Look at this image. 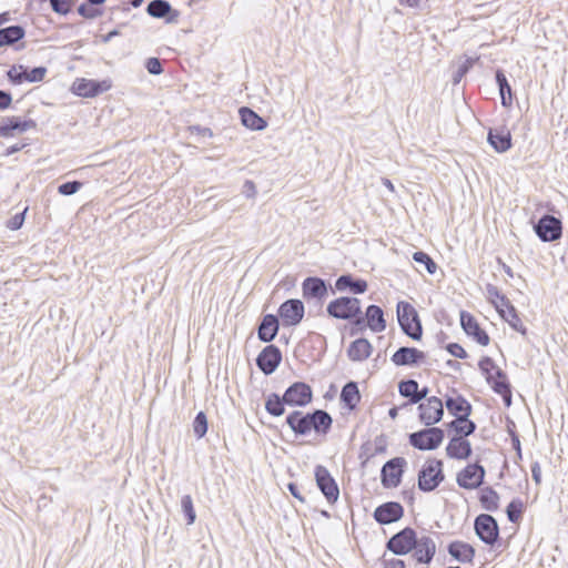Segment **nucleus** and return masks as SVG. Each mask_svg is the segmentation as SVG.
Returning a JSON list of instances; mask_svg holds the SVG:
<instances>
[{
  "instance_id": "nucleus-59",
  "label": "nucleus",
  "mask_w": 568,
  "mask_h": 568,
  "mask_svg": "<svg viewBox=\"0 0 568 568\" xmlns=\"http://www.w3.org/2000/svg\"><path fill=\"white\" fill-rule=\"evenodd\" d=\"M12 103V94L9 91L0 89V110L4 111L9 109Z\"/></svg>"
},
{
  "instance_id": "nucleus-5",
  "label": "nucleus",
  "mask_w": 568,
  "mask_h": 568,
  "mask_svg": "<svg viewBox=\"0 0 568 568\" xmlns=\"http://www.w3.org/2000/svg\"><path fill=\"white\" fill-rule=\"evenodd\" d=\"M445 438V433L439 427L426 426L420 430L408 435V443L414 448L425 452L437 449Z\"/></svg>"
},
{
  "instance_id": "nucleus-28",
  "label": "nucleus",
  "mask_w": 568,
  "mask_h": 568,
  "mask_svg": "<svg viewBox=\"0 0 568 568\" xmlns=\"http://www.w3.org/2000/svg\"><path fill=\"white\" fill-rule=\"evenodd\" d=\"M473 453L470 442L462 436L450 438L446 454L449 458L464 460L470 457Z\"/></svg>"
},
{
  "instance_id": "nucleus-54",
  "label": "nucleus",
  "mask_w": 568,
  "mask_h": 568,
  "mask_svg": "<svg viewBox=\"0 0 568 568\" xmlns=\"http://www.w3.org/2000/svg\"><path fill=\"white\" fill-rule=\"evenodd\" d=\"M445 349L454 357L465 359L468 357L467 352L464 349V347L458 343H448L445 346Z\"/></svg>"
},
{
  "instance_id": "nucleus-11",
  "label": "nucleus",
  "mask_w": 568,
  "mask_h": 568,
  "mask_svg": "<svg viewBox=\"0 0 568 568\" xmlns=\"http://www.w3.org/2000/svg\"><path fill=\"white\" fill-rule=\"evenodd\" d=\"M316 486L324 495L328 504L334 505L339 497V488L328 469L323 465H317L314 470Z\"/></svg>"
},
{
  "instance_id": "nucleus-12",
  "label": "nucleus",
  "mask_w": 568,
  "mask_h": 568,
  "mask_svg": "<svg viewBox=\"0 0 568 568\" xmlns=\"http://www.w3.org/2000/svg\"><path fill=\"white\" fill-rule=\"evenodd\" d=\"M486 470L478 462L468 464L457 473L456 483L464 489L479 488L485 481Z\"/></svg>"
},
{
  "instance_id": "nucleus-37",
  "label": "nucleus",
  "mask_w": 568,
  "mask_h": 568,
  "mask_svg": "<svg viewBox=\"0 0 568 568\" xmlns=\"http://www.w3.org/2000/svg\"><path fill=\"white\" fill-rule=\"evenodd\" d=\"M285 405H287V402L284 394L280 396L276 393H270L266 396L265 410L274 417H280L285 413Z\"/></svg>"
},
{
  "instance_id": "nucleus-60",
  "label": "nucleus",
  "mask_w": 568,
  "mask_h": 568,
  "mask_svg": "<svg viewBox=\"0 0 568 568\" xmlns=\"http://www.w3.org/2000/svg\"><path fill=\"white\" fill-rule=\"evenodd\" d=\"M382 564H383V568H405L406 567L405 561L403 559H398V558L386 559L384 557Z\"/></svg>"
},
{
  "instance_id": "nucleus-35",
  "label": "nucleus",
  "mask_w": 568,
  "mask_h": 568,
  "mask_svg": "<svg viewBox=\"0 0 568 568\" xmlns=\"http://www.w3.org/2000/svg\"><path fill=\"white\" fill-rule=\"evenodd\" d=\"M26 37V29L20 24L0 28V48L13 47Z\"/></svg>"
},
{
  "instance_id": "nucleus-7",
  "label": "nucleus",
  "mask_w": 568,
  "mask_h": 568,
  "mask_svg": "<svg viewBox=\"0 0 568 568\" xmlns=\"http://www.w3.org/2000/svg\"><path fill=\"white\" fill-rule=\"evenodd\" d=\"M417 541L416 530L412 527H405L386 541V549L396 556H405L412 552Z\"/></svg>"
},
{
  "instance_id": "nucleus-17",
  "label": "nucleus",
  "mask_w": 568,
  "mask_h": 568,
  "mask_svg": "<svg viewBox=\"0 0 568 568\" xmlns=\"http://www.w3.org/2000/svg\"><path fill=\"white\" fill-rule=\"evenodd\" d=\"M255 362L264 375H271L282 362V352L276 345L270 344L261 351Z\"/></svg>"
},
{
  "instance_id": "nucleus-26",
  "label": "nucleus",
  "mask_w": 568,
  "mask_h": 568,
  "mask_svg": "<svg viewBox=\"0 0 568 568\" xmlns=\"http://www.w3.org/2000/svg\"><path fill=\"white\" fill-rule=\"evenodd\" d=\"M280 320L274 314H266L257 326V338L263 343H271L280 331Z\"/></svg>"
},
{
  "instance_id": "nucleus-3",
  "label": "nucleus",
  "mask_w": 568,
  "mask_h": 568,
  "mask_svg": "<svg viewBox=\"0 0 568 568\" xmlns=\"http://www.w3.org/2000/svg\"><path fill=\"white\" fill-rule=\"evenodd\" d=\"M396 313L397 322L403 333L414 341H420L423 326L415 307L406 301H399L397 303Z\"/></svg>"
},
{
  "instance_id": "nucleus-45",
  "label": "nucleus",
  "mask_w": 568,
  "mask_h": 568,
  "mask_svg": "<svg viewBox=\"0 0 568 568\" xmlns=\"http://www.w3.org/2000/svg\"><path fill=\"white\" fill-rule=\"evenodd\" d=\"M26 72H27V68L24 65H22V64L13 65L8 70L7 77L11 83L21 84V83L26 82V77H27Z\"/></svg>"
},
{
  "instance_id": "nucleus-46",
  "label": "nucleus",
  "mask_w": 568,
  "mask_h": 568,
  "mask_svg": "<svg viewBox=\"0 0 568 568\" xmlns=\"http://www.w3.org/2000/svg\"><path fill=\"white\" fill-rule=\"evenodd\" d=\"M477 58L474 59V58H467L458 68L457 70L454 72L453 74V84L456 85L458 84L462 79L468 73V71L473 68V65L475 64Z\"/></svg>"
},
{
  "instance_id": "nucleus-14",
  "label": "nucleus",
  "mask_w": 568,
  "mask_h": 568,
  "mask_svg": "<svg viewBox=\"0 0 568 568\" xmlns=\"http://www.w3.org/2000/svg\"><path fill=\"white\" fill-rule=\"evenodd\" d=\"M418 417L425 426H433L439 423L444 416V404L437 396L426 398L424 403L418 404Z\"/></svg>"
},
{
  "instance_id": "nucleus-34",
  "label": "nucleus",
  "mask_w": 568,
  "mask_h": 568,
  "mask_svg": "<svg viewBox=\"0 0 568 568\" xmlns=\"http://www.w3.org/2000/svg\"><path fill=\"white\" fill-rule=\"evenodd\" d=\"M239 114L242 124L250 130L262 131L267 126V121L248 106H241Z\"/></svg>"
},
{
  "instance_id": "nucleus-53",
  "label": "nucleus",
  "mask_w": 568,
  "mask_h": 568,
  "mask_svg": "<svg viewBox=\"0 0 568 568\" xmlns=\"http://www.w3.org/2000/svg\"><path fill=\"white\" fill-rule=\"evenodd\" d=\"M145 69L153 75H159L164 71L161 60L154 57L146 59Z\"/></svg>"
},
{
  "instance_id": "nucleus-8",
  "label": "nucleus",
  "mask_w": 568,
  "mask_h": 568,
  "mask_svg": "<svg viewBox=\"0 0 568 568\" xmlns=\"http://www.w3.org/2000/svg\"><path fill=\"white\" fill-rule=\"evenodd\" d=\"M534 232L541 242L558 241L562 236V222L551 214H544L534 223Z\"/></svg>"
},
{
  "instance_id": "nucleus-39",
  "label": "nucleus",
  "mask_w": 568,
  "mask_h": 568,
  "mask_svg": "<svg viewBox=\"0 0 568 568\" xmlns=\"http://www.w3.org/2000/svg\"><path fill=\"white\" fill-rule=\"evenodd\" d=\"M499 495L490 486L481 489L479 501L481 507L487 511H496L499 508Z\"/></svg>"
},
{
  "instance_id": "nucleus-21",
  "label": "nucleus",
  "mask_w": 568,
  "mask_h": 568,
  "mask_svg": "<svg viewBox=\"0 0 568 568\" xmlns=\"http://www.w3.org/2000/svg\"><path fill=\"white\" fill-rule=\"evenodd\" d=\"M404 516V507L397 501H386L377 506L373 517L379 525H389Z\"/></svg>"
},
{
  "instance_id": "nucleus-40",
  "label": "nucleus",
  "mask_w": 568,
  "mask_h": 568,
  "mask_svg": "<svg viewBox=\"0 0 568 568\" xmlns=\"http://www.w3.org/2000/svg\"><path fill=\"white\" fill-rule=\"evenodd\" d=\"M419 384L417 381L413 378L402 379L398 383V393L402 397L407 398L408 402L406 405H414V399H416L417 388Z\"/></svg>"
},
{
  "instance_id": "nucleus-63",
  "label": "nucleus",
  "mask_w": 568,
  "mask_h": 568,
  "mask_svg": "<svg viewBox=\"0 0 568 568\" xmlns=\"http://www.w3.org/2000/svg\"><path fill=\"white\" fill-rule=\"evenodd\" d=\"M243 193L246 197H254L256 194V186L253 181L246 180L243 185Z\"/></svg>"
},
{
  "instance_id": "nucleus-56",
  "label": "nucleus",
  "mask_w": 568,
  "mask_h": 568,
  "mask_svg": "<svg viewBox=\"0 0 568 568\" xmlns=\"http://www.w3.org/2000/svg\"><path fill=\"white\" fill-rule=\"evenodd\" d=\"M77 11L84 19H94L95 17H98L100 14L99 10L90 8L85 3H81L78 7Z\"/></svg>"
},
{
  "instance_id": "nucleus-27",
  "label": "nucleus",
  "mask_w": 568,
  "mask_h": 568,
  "mask_svg": "<svg viewBox=\"0 0 568 568\" xmlns=\"http://www.w3.org/2000/svg\"><path fill=\"white\" fill-rule=\"evenodd\" d=\"M37 122L32 119L22 120L19 116H7L0 124V136L9 138L13 135V131L26 132L30 129H34Z\"/></svg>"
},
{
  "instance_id": "nucleus-10",
  "label": "nucleus",
  "mask_w": 568,
  "mask_h": 568,
  "mask_svg": "<svg viewBox=\"0 0 568 568\" xmlns=\"http://www.w3.org/2000/svg\"><path fill=\"white\" fill-rule=\"evenodd\" d=\"M407 462L404 457L387 460L381 469V481L384 488H396L400 485Z\"/></svg>"
},
{
  "instance_id": "nucleus-41",
  "label": "nucleus",
  "mask_w": 568,
  "mask_h": 568,
  "mask_svg": "<svg viewBox=\"0 0 568 568\" xmlns=\"http://www.w3.org/2000/svg\"><path fill=\"white\" fill-rule=\"evenodd\" d=\"M524 510V501L520 498H514L506 508L508 520L513 524H517L521 519Z\"/></svg>"
},
{
  "instance_id": "nucleus-24",
  "label": "nucleus",
  "mask_w": 568,
  "mask_h": 568,
  "mask_svg": "<svg viewBox=\"0 0 568 568\" xmlns=\"http://www.w3.org/2000/svg\"><path fill=\"white\" fill-rule=\"evenodd\" d=\"M326 281L317 276H308L302 283V294L307 301H322L327 295Z\"/></svg>"
},
{
  "instance_id": "nucleus-44",
  "label": "nucleus",
  "mask_w": 568,
  "mask_h": 568,
  "mask_svg": "<svg viewBox=\"0 0 568 568\" xmlns=\"http://www.w3.org/2000/svg\"><path fill=\"white\" fill-rule=\"evenodd\" d=\"M193 432L197 438H202L207 433V417L204 412H199L193 420Z\"/></svg>"
},
{
  "instance_id": "nucleus-55",
  "label": "nucleus",
  "mask_w": 568,
  "mask_h": 568,
  "mask_svg": "<svg viewBox=\"0 0 568 568\" xmlns=\"http://www.w3.org/2000/svg\"><path fill=\"white\" fill-rule=\"evenodd\" d=\"M476 430V424L469 417H467V420H464L460 424V427L457 429V435L466 438L467 436L474 434Z\"/></svg>"
},
{
  "instance_id": "nucleus-19",
  "label": "nucleus",
  "mask_w": 568,
  "mask_h": 568,
  "mask_svg": "<svg viewBox=\"0 0 568 568\" xmlns=\"http://www.w3.org/2000/svg\"><path fill=\"white\" fill-rule=\"evenodd\" d=\"M146 12L155 19H163L165 23H178L180 11L173 9L168 0H152L146 6Z\"/></svg>"
},
{
  "instance_id": "nucleus-62",
  "label": "nucleus",
  "mask_w": 568,
  "mask_h": 568,
  "mask_svg": "<svg viewBox=\"0 0 568 568\" xmlns=\"http://www.w3.org/2000/svg\"><path fill=\"white\" fill-rule=\"evenodd\" d=\"M486 294H487L489 302L491 303V300H498L503 293L499 291V288L497 286H495L493 284H487L486 285Z\"/></svg>"
},
{
  "instance_id": "nucleus-23",
  "label": "nucleus",
  "mask_w": 568,
  "mask_h": 568,
  "mask_svg": "<svg viewBox=\"0 0 568 568\" xmlns=\"http://www.w3.org/2000/svg\"><path fill=\"white\" fill-rule=\"evenodd\" d=\"M487 142L497 153H505L513 146L511 133L505 125L490 128L487 132Z\"/></svg>"
},
{
  "instance_id": "nucleus-6",
  "label": "nucleus",
  "mask_w": 568,
  "mask_h": 568,
  "mask_svg": "<svg viewBox=\"0 0 568 568\" xmlns=\"http://www.w3.org/2000/svg\"><path fill=\"white\" fill-rule=\"evenodd\" d=\"M326 312L333 318L348 321L362 314L361 301L354 296H341L327 304Z\"/></svg>"
},
{
  "instance_id": "nucleus-51",
  "label": "nucleus",
  "mask_w": 568,
  "mask_h": 568,
  "mask_svg": "<svg viewBox=\"0 0 568 568\" xmlns=\"http://www.w3.org/2000/svg\"><path fill=\"white\" fill-rule=\"evenodd\" d=\"M47 72L48 70L45 67H34L30 71L27 70L26 81L31 83L41 82L44 79Z\"/></svg>"
},
{
  "instance_id": "nucleus-42",
  "label": "nucleus",
  "mask_w": 568,
  "mask_h": 568,
  "mask_svg": "<svg viewBox=\"0 0 568 568\" xmlns=\"http://www.w3.org/2000/svg\"><path fill=\"white\" fill-rule=\"evenodd\" d=\"M412 258L417 264L423 265L426 268L428 274L433 275L436 273L437 264L435 263V261L432 258V256L428 253H426L424 251H416L413 253Z\"/></svg>"
},
{
  "instance_id": "nucleus-61",
  "label": "nucleus",
  "mask_w": 568,
  "mask_h": 568,
  "mask_svg": "<svg viewBox=\"0 0 568 568\" xmlns=\"http://www.w3.org/2000/svg\"><path fill=\"white\" fill-rule=\"evenodd\" d=\"M531 477L537 486L541 484V468L537 460L531 464Z\"/></svg>"
},
{
  "instance_id": "nucleus-33",
  "label": "nucleus",
  "mask_w": 568,
  "mask_h": 568,
  "mask_svg": "<svg viewBox=\"0 0 568 568\" xmlns=\"http://www.w3.org/2000/svg\"><path fill=\"white\" fill-rule=\"evenodd\" d=\"M362 395L356 382L349 381L342 387L339 400L348 410H354L359 404Z\"/></svg>"
},
{
  "instance_id": "nucleus-16",
  "label": "nucleus",
  "mask_w": 568,
  "mask_h": 568,
  "mask_svg": "<svg viewBox=\"0 0 568 568\" xmlns=\"http://www.w3.org/2000/svg\"><path fill=\"white\" fill-rule=\"evenodd\" d=\"M111 89L110 80L77 79L73 82V93L82 98H95Z\"/></svg>"
},
{
  "instance_id": "nucleus-58",
  "label": "nucleus",
  "mask_w": 568,
  "mask_h": 568,
  "mask_svg": "<svg viewBox=\"0 0 568 568\" xmlns=\"http://www.w3.org/2000/svg\"><path fill=\"white\" fill-rule=\"evenodd\" d=\"M491 304L495 306L498 314H499V311H501V310L508 311L509 307L514 306L513 303L509 301V298L504 294H501L498 300H491Z\"/></svg>"
},
{
  "instance_id": "nucleus-13",
  "label": "nucleus",
  "mask_w": 568,
  "mask_h": 568,
  "mask_svg": "<svg viewBox=\"0 0 568 568\" xmlns=\"http://www.w3.org/2000/svg\"><path fill=\"white\" fill-rule=\"evenodd\" d=\"M304 314V303L298 298H290L280 305L276 316L282 321L283 326L290 327L298 325Z\"/></svg>"
},
{
  "instance_id": "nucleus-9",
  "label": "nucleus",
  "mask_w": 568,
  "mask_h": 568,
  "mask_svg": "<svg viewBox=\"0 0 568 568\" xmlns=\"http://www.w3.org/2000/svg\"><path fill=\"white\" fill-rule=\"evenodd\" d=\"M476 536L486 545L494 546L499 540V526L494 516L480 514L474 520Z\"/></svg>"
},
{
  "instance_id": "nucleus-25",
  "label": "nucleus",
  "mask_w": 568,
  "mask_h": 568,
  "mask_svg": "<svg viewBox=\"0 0 568 568\" xmlns=\"http://www.w3.org/2000/svg\"><path fill=\"white\" fill-rule=\"evenodd\" d=\"M368 288L365 280L355 277L351 273L339 275L335 281V290L338 292H349L354 295L364 294Z\"/></svg>"
},
{
  "instance_id": "nucleus-36",
  "label": "nucleus",
  "mask_w": 568,
  "mask_h": 568,
  "mask_svg": "<svg viewBox=\"0 0 568 568\" xmlns=\"http://www.w3.org/2000/svg\"><path fill=\"white\" fill-rule=\"evenodd\" d=\"M496 84L498 85L500 102L504 108H509L513 104V91L507 80L505 72L498 69L495 72Z\"/></svg>"
},
{
  "instance_id": "nucleus-2",
  "label": "nucleus",
  "mask_w": 568,
  "mask_h": 568,
  "mask_svg": "<svg viewBox=\"0 0 568 568\" xmlns=\"http://www.w3.org/2000/svg\"><path fill=\"white\" fill-rule=\"evenodd\" d=\"M478 367L491 389L500 395L504 404L509 407L513 402V395L507 374L489 356H483L478 362Z\"/></svg>"
},
{
  "instance_id": "nucleus-32",
  "label": "nucleus",
  "mask_w": 568,
  "mask_h": 568,
  "mask_svg": "<svg viewBox=\"0 0 568 568\" xmlns=\"http://www.w3.org/2000/svg\"><path fill=\"white\" fill-rule=\"evenodd\" d=\"M373 352L371 342L364 337H359L351 343L347 348V356L352 362H363L367 359Z\"/></svg>"
},
{
  "instance_id": "nucleus-31",
  "label": "nucleus",
  "mask_w": 568,
  "mask_h": 568,
  "mask_svg": "<svg viewBox=\"0 0 568 568\" xmlns=\"http://www.w3.org/2000/svg\"><path fill=\"white\" fill-rule=\"evenodd\" d=\"M448 554L457 561L466 564L471 562L475 557V548L460 540H455L447 546Z\"/></svg>"
},
{
  "instance_id": "nucleus-64",
  "label": "nucleus",
  "mask_w": 568,
  "mask_h": 568,
  "mask_svg": "<svg viewBox=\"0 0 568 568\" xmlns=\"http://www.w3.org/2000/svg\"><path fill=\"white\" fill-rule=\"evenodd\" d=\"M287 489L294 498H296L301 503H305V498L300 493L298 486L295 483H288Z\"/></svg>"
},
{
  "instance_id": "nucleus-1",
  "label": "nucleus",
  "mask_w": 568,
  "mask_h": 568,
  "mask_svg": "<svg viewBox=\"0 0 568 568\" xmlns=\"http://www.w3.org/2000/svg\"><path fill=\"white\" fill-rule=\"evenodd\" d=\"M285 424L296 437H305L311 432L325 437L332 429L333 418L328 412L320 408L312 412L292 410L286 415Z\"/></svg>"
},
{
  "instance_id": "nucleus-29",
  "label": "nucleus",
  "mask_w": 568,
  "mask_h": 568,
  "mask_svg": "<svg viewBox=\"0 0 568 568\" xmlns=\"http://www.w3.org/2000/svg\"><path fill=\"white\" fill-rule=\"evenodd\" d=\"M445 406L448 413L459 420H467L473 409L470 403L463 395L448 396L445 400Z\"/></svg>"
},
{
  "instance_id": "nucleus-4",
  "label": "nucleus",
  "mask_w": 568,
  "mask_h": 568,
  "mask_svg": "<svg viewBox=\"0 0 568 568\" xmlns=\"http://www.w3.org/2000/svg\"><path fill=\"white\" fill-rule=\"evenodd\" d=\"M444 463L437 458H429L418 471L417 487L423 493L434 491L445 479Z\"/></svg>"
},
{
  "instance_id": "nucleus-52",
  "label": "nucleus",
  "mask_w": 568,
  "mask_h": 568,
  "mask_svg": "<svg viewBox=\"0 0 568 568\" xmlns=\"http://www.w3.org/2000/svg\"><path fill=\"white\" fill-rule=\"evenodd\" d=\"M72 0H50L52 10L58 14H68L71 10Z\"/></svg>"
},
{
  "instance_id": "nucleus-47",
  "label": "nucleus",
  "mask_w": 568,
  "mask_h": 568,
  "mask_svg": "<svg viewBox=\"0 0 568 568\" xmlns=\"http://www.w3.org/2000/svg\"><path fill=\"white\" fill-rule=\"evenodd\" d=\"M348 321L352 324V327L349 331L351 336H355V335L362 333L363 331H365L366 328H368L367 322H366L363 313L356 315L355 317H353L352 320H348Z\"/></svg>"
},
{
  "instance_id": "nucleus-50",
  "label": "nucleus",
  "mask_w": 568,
  "mask_h": 568,
  "mask_svg": "<svg viewBox=\"0 0 568 568\" xmlns=\"http://www.w3.org/2000/svg\"><path fill=\"white\" fill-rule=\"evenodd\" d=\"M82 186L80 181H68L59 185L58 192L62 195L70 196L75 194Z\"/></svg>"
},
{
  "instance_id": "nucleus-15",
  "label": "nucleus",
  "mask_w": 568,
  "mask_h": 568,
  "mask_svg": "<svg viewBox=\"0 0 568 568\" xmlns=\"http://www.w3.org/2000/svg\"><path fill=\"white\" fill-rule=\"evenodd\" d=\"M287 406L305 407L313 399L312 387L305 382H295L284 392Z\"/></svg>"
},
{
  "instance_id": "nucleus-30",
  "label": "nucleus",
  "mask_w": 568,
  "mask_h": 568,
  "mask_svg": "<svg viewBox=\"0 0 568 568\" xmlns=\"http://www.w3.org/2000/svg\"><path fill=\"white\" fill-rule=\"evenodd\" d=\"M368 328L374 333H381L386 329L387 323L384 316V311L381 306L371 304L363 313Z\"/></svg>"
},
{
  "instance_id": "nucleus-18",
  "label": "nucleus",
  "mask_w": 568,
  "mask_h": 568,
  "mask_svg": "<svg viewBox=\"0 0 568 568\" xmlns=\"http://www.w3.org/2000/svg\"><path fill=\"white\" fill-rule=\"evenodd\" d=\"M460 326L465 334L471 337L481 346H487L490 342L487 332L480 327L479 323L473 314L467 311H460Z\"/></svg>"
},
{
  "instance_id": "nucleus-48",
  "label": "nucleus",
  "mask_w": 568,
  "mask_h": 568,
  "mask_svg": "<svg viewBox=\"0 0 568 568\" xmlns=\"http://www.w3.org/2000/svg\"><path fill=\"white\" fill-rule=\"evenodd\" d=\"M374 456H376V454L374 453L373 444L371 442L362 444L358 454V458L362 460V467H365Z\"/></svg>"
},
{
  "instance_id": "nucleus-43",
  "label": "nucleus",
  "mask_w": 568,
  "mask_h": 568,
  "mask_svg": "<svg viewBox=\"0 0 568 568\" xmlns=\"http://www.w3.org/2000/svg\"><path fill=\"white\" fill-rule=\"evenodd\" d=\"M181 509L186 519L187 525H193L196 519V513L193 505V499L190 495H184L181 498Z\"/></svg>"
},
{
  "instance_id": "nucleus-49",
  "label": "nucleus",
  "mask_w": 568,
  "mask_h": 568,
  "mask_svg": "<svg viewBox=\"0 0 568 568\" xmlns=\"http://www.w3.org/2000/svg\"><path fill=\"white\" fill-rule=\"evenodd\" d=\"M27 212H28V206L24 207L23 211L17 213L12 217H10L7 221L6 226L11 231L20 230L24 223Z\"/></svg>"
},
{
  "instance_id": "nucleus-20",
  "label": "nucleus",
  "mask_w": 568,
  "mask_h": 568,
  "mask_svg": "<svg viewBox=\"0 0 568 568\" xmlns=\"http://www.w3.org/2000/svg\"><path fill=\"white\" fill-rule=\"evenodd\" d=\"M436 554V542L427 535L418 537L415 548L412 550V558L416 565H429Z\"/></svg>"
},
{
  "instance_id": "nucleus-38",
  "label": "nucleus",
  "mask_w": 568,
  "mask_h": 568,
  "mask_svg": "<svg viewBox=\"0 0 568 568\" xmlns=\"http://www.w3.org/2000/svg\"><path fill=\"white\" fill-rule=\"evenodd\" d=\"M499 316L508 323V325L516 332L520 333L523 336L527 335V327L523 324L521 318L519 317L518 311L515 306L509 307L508 311L501 310L499 311Z\"/></svg>"
},
{
  "instance_id": "nucleus-57",
  "label": "nucleus",
  "mask_w": 568,
  "mask_h": 568,
  "mask_svg": "<svg viewBox=\"0 0 568 568\" xmlns=\"http://www.w3.org/2000/svg\"><path fill=\"white\" fill-rule=\"evenodd\" d=\"M374 453L376 455L385 454L387 450V442L384 434H381L375 437L373 443Z\"/></svg>"
},
{
  "instance_id": "nucleus-22",
  "label": "nucleus",
  "mask_w": 568,
  "mask_h": 568,
  "mask_svg": "<svg viewBox=\"0 0 568 568\" xmlns=\"http://www.w3.org/2000/svg\"><path fill=\"white\" fill-rule=\"evenodd\" d=\"M426 354L416 348L402 346L390 357V361L396 366H417L425 362Z\"/></svg>"
}]
</instances>
